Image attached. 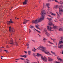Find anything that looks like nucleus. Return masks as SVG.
I'll return each instance as SVG.
<instances>
[{"label": "nucleus", "mask_w": 63, "mask_h": 63, "mask_svg": "<svg viewBox=\"0 0 63 63\" xmlns=\"http://www.w3.org/2000/svg\"><path fill=\"white\" fill-rule=\"evenodd\" d=\"M40 14L42 16L40 18H38L36 20H33L32 22V23H34L35 24H36L38 23V22H41V21L43 20L44 19L45 16H44V15H45V11H42Z\"/></svg>", "instance_id": "obj_1"}, {"label": "nucleus", "mask_w": 63, "mask_h": 63, "mask_svg": "<svg viewBox=\"0 0 63 63\" xmlns=\"http://www.w3.org/2000/svg\"><path fill=\"white\" fill-rule=\"evenodd\" d=\"M38 48L39 49L42 50V51L43 52H44L46 54H47V55L49 56H50V55L52 56V55L51 53H49V52L47 51V50L46 49V47H44L42 46H40Z\"/></svg>", "instance_id": "obj_2"}, {"label": "nucleus", "mask_w": 63, "mask_h": 63, "mask_svg": "<svg viewBox=\"0 0 63 63\" xmlns=\"http://www.w3.org/2000/svg\"><path fill=\"white\" fill-rule=\"evenodd\" d=\"M33 56H35L36 55V54H33ZM37 55L36 56H40L41 57V58L42 60H43L44 61H45L46 62H47V58L45 56L44 57H43V56L41 54H40L39 53H37Z\"/></svg>", "instance_id": "obj_3"}, {"label": "nucleus", "mask_w": 63, "mask_h": 63, "mask_svg": "<svg viewBox=\"0 0 63 63\" xmlns=\"http://www.w3.org/2000/svg\"><path fill=\"white\" fill-rule=\"evenodd\" d=\"M53 27L51 26H47V29L48 30V31H53V30H52V29H56V27L54 26V25H53Z\"/></svg>", "instance_id": "obj_4"}, {"label": "nucleus", "mask_w": 63, "mask_h": 63, "mask_svg": "<svg viewBox=\"0 0 63 63\" xmlns=\"http://www.w3.org/2000/svg\"><path fill=\"white\" fill-rule=\"evenodd\" d=\"M59 14L60 15H63V10L62 8H59Z\"/></svg>", "instance_id": "obj_5"}, {"label": "nucleus", "mask_w": 63, "mask_h": 63, "mask_svg": "<svg viewBox=\"0 0 63 63\" xmlns=\"http://www.w3.org/2000/svg\"><path fill=\"white\" fill-rule=\"evenodd\" d=\"M47 19H48L49 20V21L48 22V25H53V24L50 21V20H51V18H49L48 17L47 18Z\"/></svg>", "instance_id": "obj_6"}, {"label": "nucleus", "mask_w": 63, "mask_h": 63, "mask_svg": "<svg viewBox=\"0 0 63 63\" xmlns=\"http://www.w3.org/2000/svg\"><path fill=\"white\" fill-rule=\"evenodd\" d=\"M58 4H61L60 6L61 7V8H63V2H62V1H60L59 2H58Z\"/></svg>", "instance_id": "obj_7"}, {"label": "nucleus", "mask_w": 63, "mask_h": 63, "mask_svg": "<svg viewBox=\"0 0 63 63\" xmlns=\"http://www.w3.org/2000/svg\"><path fill=\"white\" fill-rule=\"evenodd\" d=\"M45 34L48 37H49L50 34L47 32H46L45 33Z\"/></svg>", "instance_id": "obj_8"}, {"label": "nucleus", "mask_w": 63, "mask_h": 63, "mask_svg": "<svg viewBox=\"0 0 63 63\" xmlns=\"http://www.w3.org/2000/svg\"><path fill=\"white\" fill-rule=\"evenodd\" d=\"M48 61H49V62H50V61H53V59H51L50 58V57H49L48 58Z\"/></svg>", "instance_id": "obj_9"}, {"label": "nucleus", "mask_w": 63, "mask_h": 63, "mask_svg": "<svg viewBox=\"0 0 63 63\" xmlns=\"http://www.w3.org/2000/svg\"><path fill=\"white\" fill-rule=\"evenodd\" d=\"M48 14H51V15H52V16H56V14H54V13H51V12H47Z\"/></svg>", "instance_id": "obj_10"}, {"label": "nucleus", "mask_w": 63, "mask_h": 63, "mask_svg": "<svg viewBox=\"0 0 63 63\" xmlns=\"http://www.w3.org/2000/svg\"><path fill=\"white\" fill-rule=\"evenodd\" d=\"M11 30L12 32V33L11 35H12V34H14V33L15 32V30H14V28H12L11 29Z\"/></svg>", "instance_id": "obj_11"}, {"label": "nucleus", "mask_w": 63, "mask_h": 63, "mask_svg": "<svg viewBox=\"0 0 63 63\" xmlns=\"http://www.w3.org/2000/svg\"><path fill=\"white\" fill-rule=\"evenodd\" d=\"M28 21V20L24 19L23 20L24 22H23V24H26Z\"/></svg>", "instance_id": "obj_12"}, {"label": "nucleus", "mask_w": 63, "mask_h": 63, "mask_svg": "<svg viewBox=\"0 0 63 63\" xmlns=\"http://www.w3.org/2000/svg\"><path fill=\"white\" fill-rule=\"evenodd\" d=\"M10 43L11 45H13L14 42H13V40H11L10 41Z\"/></svg>", "instance_id": "obj_13"}, {"label": "nucleus", "mask_w": 63, "mask_h": 63, "mask_svg": "<svg viewBox=\"0 0 63 63\" xmlns=\"http://www.w3.org/2000/svg\"><path fill=\"white\" fill-rule=\"evenodd\" d=\"M63 47V45H60L59 44L58 45V47L59 48H61L62 47Z\"/></svg>", "instance_id": "obj_14"}, {"label": "nucleus", "mask_w": 63, "mask_h": 63, "mask_svg": "<svg viewBox=\"0 0 63 63\" xmlns=\"http://www.w3.org/2000/svg\"><path fill=\"white\" fill-rule=\"evenodd\" d=\"M28 1V0H25V1L24 2H23V5H26V3H27V2Z\"/></svg>", "instance_id": "obj_15"}, {"label": "nucleus", "mask_w": 63, "mask_h": 63, "mask_svg": "<svg viewBox=\"0 0 63 63\" xmlns=\"http://www.w3.org/2000/svg\"><path fill=\"white\" fill-rule=\"evenodd\" d=\"M46 6H47V7H48V6H49L50 5V4H49V3H46Z\"/></svg>", "instance_id": "obj_16"}, {"label": "nucleus", "mask_w": 63, "mask_h": 63, "mask_svg": "<svg viewBox=\"0 0 63 63\" xmlns=\"http://www.w3.org/2000/svg\"><path fill=\"white\" fill-rule=\"evenodd\" d=\"M38 26H39V25H35V27H36V28L37 29H40V28H39V27H38Z\"/></svg>", "instance_id": "obj_17"}, {"label": "nucleus", "mask_w": 63, "mask_h": 63, "mask_svg": "<svg viewBox=\"0 0 63 63\" xmlns=\"http://www.w3.org/2000/svg\"><path fill=\"white\" fill-rule=\"evenodd\" d=\"M59 6L58 5H55L53 8V9H54V8H58Z\"/></svg>", "instance_id": "obj_18"}, {"label": "nucleus", "mask_w": 63, "mask_h": 63, "mask_svg": "<svg viewBox=\"0 0 63 63\" xmlns=\"http://www.w3.org/2000/svg\"><path fill=\"white\" fill-rule=\"evenodd\" d=\"M51 52L54 55H55V56H56V55H55V52L51 51Z\"/></svg>", "instance_id": "obj_19"}, {"label": "nucleus", "mask_w": 63, "mask_h": 63, "mask_svg": "<svg viewBox=\"0 0 63 63\" xmlns=\"http://www.w3.org/2000/svg\"><path fill=\"white\" fill-rule=\"evenodd\" d=\"M34 49H32V51H33V52H35V51H36V49L35 47H34Z\"/></svg>", "instance_id": "obj_20"}, {"label": "nucleus", "mask_w": 63, "mask_h": 63, "mask_svg": "<svg viewBox=\"0 0 63 63\" xmlns=\"http://www.w3.org/2000/svg\"><path fill=\"white\" fill-rule=\"evenodd\" d=\"M63 43V42L62 41H59V44H61Z\"/></svg>", "instance_id": "obj_21"}, {"label": "nucleus", "mask_w": 63, "mask_h": 63, "mask_svg": "<svg viewBox=\"0 0 63 63\" xmlns=\"http://www.w3.org/2000/svg\"><path fill=\"white\" fill-rule=\"evenodd\" d=\"M28 53L29 55H30V54H31V51H28Z\"/></svg>", "instance_id": "obj_22"}, {"label": "nucleus", "mask_w": 63, "mask_h": 63, "mask_svg": "<svg viewBox=\"0 0 63 63\" xmlns=\"http://www.w3.org/2000/svg\"><path fill=\"white\" fill-rule=\"evenodd\" d=\"M63 29H62V28H60V29H59V31H62V30Z\"/></svg>", "instance_id": "obj_23"}, {"label": "nucleus", "mask_w": 63, "mask_h": 63, "mask_svg": "<svg viewBox=\"0 0 63 63\" xmlns=\"http://www.w3.org/2000/svg\"><path fill=\"white\" fill-rule=\"evenodd\" d=\"M15 43L16 45V46H17V43H16V41H15Z\"/></svg>", "instance_id": "obj_24"}, {"label": "nucleus", "mask_w": 63, "mask_h": 63, "mask_svg": "<svg viewBox=\"0 0 63 63\" xmlns=\"http://www.w3.org/2000/svg\"><path fill=\"white\" fill-rule=\"evenodd\" d=\"M30 28L31 29H32V28H34V26L31 25Z\"/></svg>", "instance_id": "obj_25"}, {"label": "nucleus", "mask_w": 63, "mask_h": 63, "mask_svg": "<svg viewBox=\"0 0 63 63\" xmlns=\"http://www.w3.org/2000/svg\"><path fill=\"white\" fill-rule=\"evenodd\" d=\"M44 31L45 32H47V30L45 28L44 29Z\"/></svg>", "instance_id": "obj_26"}, {"label": "nucleus", "mask_w": 63, "mask_h": 63, "mask_svg": "<svg viewBox=\"0 0 63 63\" xmlns=\"http://www.w3.org/2000/svg\"><path fill=\"white\" fill-rule=\"evenodd\" d=\"M59 21H62L63 20V18H61L59 20Z\"/></svg>", "instance_id": "obj_27"}, {"label": "nucleus", "mask_w": 63, "mask_h": 63, "mask_svg": "<svg viewBox=\"0 0 63 63\" xmlns=\"http://www.w3.org/2000/svg\"><path fill=\"white\" fill-rule=\"evenodd\" d=\"M57 59H58L59 60H60V61H61V60H62V59H61L60 58H59L58 57H57Z\"/></svg>", "instance_id": "obj_28"}, {"label": "nucleus", "mask_w": 63, "mask_h": 63, "mask_svg": "<svg viewBox=\"0 0 63 63\" xmlns=\"http://www.w3.org/2000/svg\"><path fill=\"white\" fill-rule=\"evenodd\" d=\"M48 43H49V44H52V45L53 44V43L50 42V41H48Z\"/></svg>", "instance_id": "obj_29"}, {"label": "nucleus", "mask_w": 63, "mask_h": 63, "mask_svg": "<svg viewBox=\"0 0 63 63\" xmlns=\"http://www.w3.org/2000/svg\"><path fill=\"white\" fill-rule=\"evenodd\" d=\"M11 26H10L9 27V31H10V32H11Z\"/></svg>", "instance_id": "obj_30"}, {"label": "nucleus", "mask_w": 63, "mask_h": 63, "mask_svg": "<svg viewBox=\"0 0 63 63\" xmlns=\"http://www.w3.org/2000/svg\"><path fill=\"white\" fill-rule=\"evenodd\" d=\"M22 57H25V58H26V56L25 55H24L23 56H22Z\"/></svg>", "instance_id": "obj_31"}, {"label": "nucleus", "mask_w": 63, "mask_h": 63, "mask_svg": "<svg viewBox=\"0 0 63 63\" xmlns=\"http://www.w3.org/2000/svg\"><path fill=\"white\" fill-rule=\"evenodd\" d=\"M47 7L48 9L49 10L50 9V7H49V6H48Z\"/></svg>", "instance_id": "obj_32"}, {"label": "nucleus", "mask_w": 63, "mask_h": 63, "mask_svg": "<svg viewBox=\"0 0 63 63\" xmlns=\"http://www.w3.org/2000/svg\"><path fill=\"white\" fill-rule=\"evenodd\" d=\"M36 31L37 32H38L39 33H41V32H40L39 31H38L37 30H36Z\"/></svg>", "instance_id": "obj_33"}, {"label": "nucleus", "mask_w": 63, "mask_h": 63, "mask_svg": "<svg viewBox=\"0 0 63 63\" xmlns=\"http://www.w3.org/2000/svg\"><path fill=\"white\" fill-rule=\"evenodd\" d=\"M4 51H5V52H6L7 53H8V51L6 50H4Z\"/></svg>", "instance_id": "obj_34"}, {"label": "nucleus", "mask_w": 63, "mask_h": 63, "mask_svg": "<svg viewBox=\"0 0 63 63\" xmlns=\"http://www.w3.org/2000/svg\"><path fill=\"white\" fill-rule=\"evenodd\" d=\"M56 13H57V16H59V14H58V12H56Z\"/></svg>", "instance_id": "obj_35"}, {"label": "nucleus", "mask_w": 63, "mask_h": 63, "mask_svg": "<svg viewBox=\"0 0 63 63\" xmlns=\"http://www.w3.org/2000/svg\"><path fill=\"white\" fill-rule=\"evenodd\" d=\"M9 22L12 23H13V22L11 20H10L9 21Z\"/></svg>", "instance_id": "obj_36"}, {"label": "nucleus", "mask_w": 63, "mask_h": 63, "mask_svg": "<svg viewBox=\"0 0 63 63\" xmlns=\"http://www.w3.org/2000/svg\"><path fill=\"white\" fill-rule=\"evenodd\" d=\"M20 59H21V60H24V59L23 58H21Z\"/></svg>", "instance_id": "obj_37"}, {"label": "nucleus", "mask_w": 63, "mask_h": 63, "mask_svg": "<svg viewBox=\"0 0 63 63\" xmlns=\"http://www.w3.org/2000/svg\"><path fill=\"white\" fill-rule=\"evenodd\" d=\"M36 30H37L36 29L34 28V29H33V31H34V32H35V30L36 31Z\"/></svg>", "instance_id": "obj_38"}, {"label": "nucleus", "mask_w": 63, "mask_h": 63, "mask_svg": "<svg viewBox=\"0 0 63 63\" xmlns=\"http://www.w3.org/2000/svg\"><path fill=\"white\" fill-rule=\"evenodd\" d=\"M54 1L55 2H57V3H58V1L57 0H55Z\"/></svg>", "instance_id": "obj_39"}, {"label": "nucleus", "mask_w": 63, "mask_h": 63, "mask_svg": "<svg viewBox=\"0 0 63 63\" xmlns=\"http://www.w3.org/2000/svg\"><path fill=\"white\" fill-rule=\"evenodd\" d=\"M48 16H49L50 17H51V18L52 17V16H51L50 15H48Z\"/></svg>", "instance_id": "obj_40"}, {"label": "nucleus", "mask_w": 63, "mask_h": 63, "mask_svg": "<svg viewBox=\"0 0 63 63\" xmlns=\"http://www.w3.org/2000/svg\"><path fill=\"white\" fill-rule=\"evenodd\" d=\"M32 42H35V41L33 40H32Z\"/></svg>", "instance_id": "obj_41"}, {"label": "nucleus", "mask_w": 63, "mask_h": 63, "mask_svg": "<svg viewBox=\"0 0 63 63\" xmlns=\"http://www.w3.org/2000/svg\"><path fill=\"white\" fill-rule=\"evenodd\" d=\"M43 41L44 42H46V40H43Z\"/></svg>", "instance_id": "obj_42"}, {"label": "nucleus", "mask_w": 63, "mask_h": 63, "mask_svg": "<svg viewBox=\"0 0 63 63\" xmlns=\"http://www.w3.org/2000/svg\"><path fill=\"white\" fill-rule=\"evenodd\" d=\"M16 60H17V61L19 60V59H16Z\"/></svg>", "instance_id": "obj_43"}, {"label": "nucleus", "mask_w": 63, "mask_h": 63, "mask_svg": "<svg viewBox=\"0 0 63 63\" xmlns=\"http://www.w3.org/2000/svg\"><path fill=\"white\" fill-rule=\"evenodd\" d=\"M2 51V49L0 48V52Z\"/></svg>", "instance_id": "obj_44"}, {"label": "nucleus", "mask_w": 63, "mask_h": 63, "mask_svg": "<svg viewBox=\"0 0 63 63\" xmlns=\"http://www.w3.org/2000/svg\"><path fill=\"white\" fill-rule=\"evenodd\" d=\"M61 38L62 39H63V37H61Z\"/></svg>", "instance_id": "obj_45"}, {"label": "nucleus", "mask_w": 63, "mask_h": 63, "mask_svg": "<svg viewBox=\"0 0 63 63\" xmlns=\"http://www.w3.org/2000/svg\"><path fill=\"white\" fill-rule=\"evenodd\" d=\"M9 47V46H8V45H7L6 47L7 48H8V47Z\"/></svg>", "instance_id": "obj_46"}, {"label": "nucleus", "mask_w": 63, "mask_h": 63, "mask_svg": "<svg viewBox=\"0 0 63 63\" xmlns=\"http://www.w3.org/2000/svg\"><path fill=\"white\" fill-rule=\"evenodd\" d=\"M27 47H29V44H27Z\"/></svg>", "instance_id": "obj_47"}, {"label": "nucleus", "mask_w": 63, "mask_h": 63, "mask_svg": "<svg viewBox=\"0 0 63 63\" xmlns=\"http://www.w3.org/2000/svg\"><path fill=\"white\" fill-rule=\"evenodd\" d=\"M16 19H18V18H17L16 17H15Z\"/></svg>", "instance_id": "obj_48"}, {"label": "nucleus", "mask_w": 63, "mask_h": 63, "mask_svg": "<svg viewBox=\"0 0 63 63\" xmlns=\"http://www.w3.org/2000/svg\"><path fill=\"white\" fill-rule=\"evenodd\" d=\"M24 52L25 53H27V52L26 51H24Z\"/></svg>", "instance_id": "obj_49"}, {"label": "nucleus", "mask_w": 63, "mask_h": 63, "mask_svg": "<svg viewBox=\"0 0 63 63\" xmlns=\"http://www.w3.org/2000/svg\"><path fill=\"white\" fill-rule=\"evenodd\" d=\"M56 63H59V62H57V61H56Z\"/></svg>", "instance_id": "obj_50"}, {"label": "nucleus", "mask_w": 63, "mask_h": 63, "mask_svg": "<svg viewBox=\"0 0 63 63\" xmlns=\"http://www.w3.org/2000/svg\"><path fill=\"white\" fill-rule=\"evenodd\" d=\"M55 22H57L58 21L57 20H55Z\"/></svg>", "instance_id": "obj_51"}, {"label": "nucleus", "mask_w": 63, "mask_h": 63, "mask_svg": "<svg viewBox=\"0 0 63 63\" xmlns=\"http://www.w3.org/2000/svg\"><path fill=\"white\" fill-rule=\"evenodd\" d=\"M44 40H46V38H45V37H44Z\"/></svg>", "instance_id": "obj_52"}, {"label": "nucleus", "mask_w": 63, "mask_h": 63, "mask_svg": "<svg viewBox=\"0 0 63 63\" xmlns=\"http://www.w3.org/2000/svg\"><path fill=\"white\" fill-rule=\"evenodd\" d=\"M27 61H29V60H28V59L26 60Z\"/></svg>", "instance_id": "obj_53"}, {"label": "nucleus", "mask_w": 63, "mask_h": 63, "mask_svg": "<svg viewBox=\"0 0 63 63\" xmlns=\"http://www.w3.org/2000/svg\"><path fill=\"white\" fill-rule=\"evenodd\" d=\"M38 35L39 36V37H41V35L39 34H38Z\"/></svg>", "instance_id": "obj_54"}, {"label": "nucleus", "mask_w": 63, "mask_h": 63, "mask_svg": "<svg viewBox=\"0 0 63 63\" xmlns=\"http://www.w3.org/2000/svg\"><path fill=\"white\" fill-rule=\"evenodd\" d=\"M22 56V55H21V56H21V57H22V56Z\"/></svg>", "instance_id": "obj_55"}, {"label": "nucleus", "mask_w": 63, "mask_h": 63, "mask_svg": "<svg viewBox=\"0 0 63 63\" xmlns=\"http://www.w3.org/2000/svg\"><path fill=\"white\" fill-rule=\"evenodd\" d=\"M27 48L28 49L29 48V46H28Z\"/></svg>", "instance_id": "obj_56"}, {"label": "nucleus", "mask_w": 63, "mask_h": 63, "mask_svg": "<svg viewBox=\"0 0 63 63\" xmlns=\"http://www.w3.org/2000/svg\"><path fill=\"white\" fill-rule=\"evenodd\" d=\"M2 57H3V56H1V58H2Z\"/></svg>", "instance_id": "obj_57"}, {"label": "nucleus", "mask_w": 63, "mask_h": 63, "mask_svg": "<svg viewBox=\"0 0 63 63\" xmlns=\"http://www.w3.org/2000/svg\"><path fill=\"white\" fill-rule=\"evenodd\" d=\"M51 0H48V1H51Z\"/></svg>", "instance_id": "obj_58"}, {"label": "nucleus", "mask_w": 63, "mask_h": 63, "mask_svg": "<svg viewBox=\"0 0 63 63\" xmlns=\"http://www.w3.org/2000/svg\"><path fill=\"white\" fill-rule=\"evenodd\" d=\"M62 54H63V52H62Z\"/></svg>", "instance_id": "obj_59"}, {"label": "nucleus", "mask_w": 63, "mask_h": 63, "mask_svg": "<svg viewBox=\"0 0 63 63\" xmlns=\"http://www.w3.org/2000/svg\"><path fill=\"white\" fill-rule=\"evenodd\" d=\"M30 32H31V30H30Z\"/></svg>", "instance_id": "obj_60"}, {"label": "nucleus", "mask_w": 63, "mask_h": 63, "mask_svg": "<svg viewBox=\"0 0 63 63\" xmlns=\"http://www.w3.org/2000/svg\"><path fill=\"white\" fill-rule=\"evenodd\" d=\"M8 24H9L10 23V22L7 23Z\"/></svg>", "instance_id": "obj_61"}, {"label": "nucleus", "mask_w": 63, "mask_h": 63, "mask_svg": "<svg viewBox=\"0 0 63 63\" xmlns=\"http://www.w3.org/2000/svg\"><path fill=\"white\" fill-rule=\"evenodd\" d=\"M38 62V63H39V61H38V62Z\"/></svg>", "instance_id": "obj_62"}, {"label": "nucleus", "mask_w": 63, "mask_h": 63, "mask_svg": "<svg viewBox=\"0 0 63 63\" xmlns=\"http://www.w3.org/2000/svg\"><path fill=\"white\" fill-rule=\"evenodd\" d=\"M29 63V62H27V63Z\"/></svg>", "instance_id": "obj_63"}, {"label": "nucleus", "mask_w": 63, "mask_h": 63, "mask_svg": "<svg viewBox=\"0 0 63 63\" xmlns=\"http://www.w3.org/2000/svg\"><path fill=\"white\" fill-rule=\"evenodd\" d=\"M45 6V5H44V4H43V7H44Z\"/></svg>", "instance_id": "obj_64"}]
</instances>
